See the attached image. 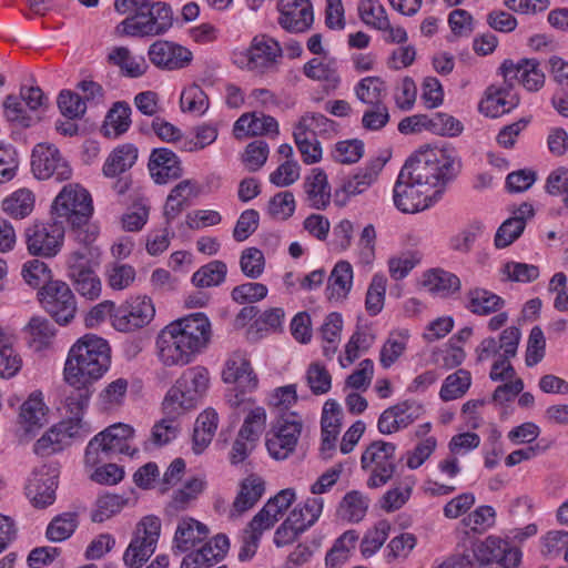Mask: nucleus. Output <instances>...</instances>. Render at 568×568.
Wrapping results in <instances>:
<instances>
[{"label":"nucleus","instance_id":"f257e3e1","mask_svg":"<svg viewBox=\"0 0 568 568\" xmlns=\"http://www.w3.org/2000/svg\"><path fill=\"white\" fill-rule=\"evenodd\" d=\"M211 335V323L204 313L174 320L156 335V358L166 368L186 366L207 347Z\"/></svg>","mask_w":568,"mask_h":568},{"label":"nucleus","instance_id":"f03ea898","mask_svg":"<svg viewBox=\"0 0 568 568\" xmlns=\"http://www.w3.org/2000/svg\"><path fill=\"white\" fill-rule=\"evenodd\" d=\"M111 363L110 346L105 339L87 334L70 348L65 365L64 381L81 389L100 379Z\"/></svg>","mask_w":568,"mask_h":568},{"label":"nucleus","instance_id":"7ed1b4c3","mask_svg":"<svg viewBox=\"0 0 568 568\" xmlns=\"http://www.w3.org/2000/svg\"><path fill=\"white\" fill-rule=\"evenodd\" d=\"M210 373L204 366L196 365L182 372L164 397L162 407L164 417L154 426H168L180 420L206 393Z\"/></svg>","mask_w":568,"mask_h":568},{"label":"nucleus","instance_id":"20e7f679","mask_svg":"<svg viewBox=\"0 0 568 568\" xmlns=\"http://www.w3.org/2000/svg\"><path fill=\"white\" fill-rule=\"evenodd\" d=\"M410 179L430 191L446 185L458 173L459 161L448 149L423 146L405 163Z\"/></svg>","mask_w":568,"mask_h":568},{"label":"nucleus","instance_id":"39448f33","mask_svg":"<svg viewBox=\"0 0 568 568\" xmlns=\"http://www.w3.org/2000/svg\"><path fill=\"white\" fill-rule=\"evenodd\" d=\"M521 332L517 326L506 327L498 338H484L475 349L477 362L495 359L489 377L494 382H507L518 378L510 359L517 355Z\"/></svg>","mask_w":568,"mask_h":568},{"label":"nucleus","instance_id":"423d86ee","mask_svg":"<svg viewBox=\"0 0 568 568\" xmlns=\"http://www.w3.org/2000/svg\"><path fill=\"white\" fill-rule=\"evenodd\" d=\"M53 211L59 217H65L75 229L77 240L89 245L98 234L95 227L88 225L93 212L90 193L79 184H68L57 195Z\"/></svg>","mask_w":568,"mask_h":568},{"label":"nucleus","instance_id":"0eeeda50","mask_svg":"<svg viewBox=\"0 0 568 568\" xmlns=\"http://www.w3.org/2000/svg\"><path fill=\"white\" fill-rule=\"evenodd\" d=\"M173 26V12L166 2L155 1L144 10L125 18L116 31L128 37H156L165 33Z\"/></svg>","mask_w":568,"mask_h":568},{"label":"nucleus","instance_id":"6e6552de","mask_svg":"<svg viewBox=\"0 0 568 568\" xmlns=\"http://www.w3.org/2000/svg\"><path fill=\"white\" fill-rule=\"evenodd\" d=\"M476 568H516L521 560V551L508 541L489 536L473 547Z\"/></svg>","mask_w":568,"mask_h":568},{"label":"nucleus","instance_id":"1a4fd4ad","mask_svg":"<svg viewBox=\"0 0 568 568\" xmlns=\"http://www.w3.org/2000/svg\"><path fill=\"white\" fill-rule=\"evenodd\" d=\"M160 531L159 518L146 516L142 519L136 535L123 554V562L128 568H141L149 560L155 551Z\"/></svg>","mask_w":568,"mask_h":568},{"label":"nucleus","instance_id":"9d476101","mask_svg":"<svg viewBox=\"0 0 568 568\" xmlns=\"http://www.w3.org/2000/svg\"><path fill=\"white\" fill-rule=\"evenodd\" d=\"M155 316L151 297L138 295L128 298L112 314V325L119 332H134L148 326Z\"/></svg>","mask_w":568,"mask_h":568},{"label":"nucleus","instance_id":"9b49d317","mask_svg":"<svg viewBox=\"0 0 568 568\" xmlns=\"http://www.w3.org/2000/svg\"><path fill=\"white\" fill-rule=\"evenodd\" d=\"M26 237L30 254L53 257L62 247L64 225L58 220L34 223L26 230Z\"/></svg>","mask_w":568,"mask_h":568},{"label":"nucleus","instance_id":"f8f14e48","mask_svg":"<svg viewBox=\"0 0 568 568\" xmlns=\"http://www.w3.org/2000/svg\"><path fill=\"white\" fill-rule=\"evenodd\" d=\"M133 433L134 428H104L89 442L84 454L85 465L93 467L101 463L100 453L133 456L138 450H130V446L126 444Z\"/></svg>","mask_w":568,"mask_h":568},{"label":"nucleus","instance_id":"ddd939ff","mask_svg":"<svg viewBox=\"0 0 568 568\" xmlns=\"http://www.w3.org/2000/svg\"><path fill=\"white\" fill-rule=\"evenodd\" d=\"M39 295L43 307L58 324L65 325L73 320L77 312L75 298L67 283L51 282Z\"/></svg>","mask_w":568,"mask_h":568},{"label":"nucleus","instance_id":"4468645a","mask_svg":"<svg viewBox=\"0 0 568 568\" xmlns=\"http://www.w3.org/2000/svg\"><path fill=\"white\" fill-rule=\"evenodd\" d=\"M410 173L404 168L400 170L394 186V204L403 213H417L433 204V194L428 187L416 184Z\"/></svg>","mask_w":568,"mask_h":568},{"label":"nucleus","instance_id":"2eb2a0df","mask_svg":"<svg viewBox=\"0 0 568 568\" xmlns=\"http://www.w3.org/2000/svg\"><path fill=\"white\" fill-rule=\"evenodd\" d=\"M31 158L32 172L40 180L54 178L57 181H64L72 175L68 161L53 144H37Z\"/></svg>","mask_w":568,"mask_h":568},{"label":"nucleus","instance_id":"dca6fc26","mask_svg":"<svg viewBox=\"0 0 568 568\" xmlns=\"http://www.w3.org/2000/svg\"><path fill=\"white\" fill-rule=\"evenodd\" d=\"M68 275L74 290L87 300H97L101 294V281L91 266L88 252L74 251L68 258Z\"/></svg>","mask_w":568,"mask_h":568},{"label":"nucleus","instance_id":"f3484780","mask_svg":"<svg viewBox=\"0 0 568 568\" xmlns=\"http://www.w3.org/2000/svg\"><path fill=\"white\" fill-rule=\"evenodd\" d=\"M296 402L295 385H286L274 389L270 397L271 414L274 416L272 426H303V424L310 423L307 417L291 410Z\"/></svg>","mask_w":568,"mask_h":568},{"label":"nucleus","instance_id":"a211bd4d","mask_svg":"<svg viewBox=\"0 0 568 568\" xmlns=\"http://www.w3.org/2000/svg\"><path fill=\"white\" fill-rule=\"evenodd\" d=\"M149 59L158 68L166 71L181 70L189 67L193 60V53L186 47L179 43L158 40L149 47Z\"/></svg>","mask_w":568,"mask_h":568},{"label":"nucleus","instance_id":"6ab92c4d","mask_svg":"<svg viewBox=\"0 0 568 568\" xmlns=\"http://www.w3.org/2000/svg\"><path fill=\"white\" fill-rule=\"evenodd\" d=\"M505 82L513 87L518 81L528 91H538L545 83V74L536 59L505 60L500 65Z\"/></svg>","mask_w":568,"mask_h":568},{"label":"nucleus","instance_id":"aec40b11","mask_svg":"<svg viewBox=\"0 0 568 568\" xmlns=\"http://www.w3.org/2000/svg\"><path fill=\"white\" fill-rule=\"evenodd\" d=\"M277 8L278 23L290 32H304L313 24L314 13L310 0H280Z\"/></svg>","mask_w":568,"mask_h":568},{"label":"nucleus","instance_id":"412c9836","mask_svg":"<svg viewBox=\"0 0 568 568\" xmlns=\"http://www.w3.org/2000/svg\"><path fill=\"white\" fill-rule=\"evenodd\" d=\"M58 487L57 470L43 465L36 469L27 486L28 496L33 505L39 508H45L55 500V489Z\"/></svg>","mask_w":568,"mask_h":568},{"label":"nucleus","instance_id":"4be33fe9","mask_svg":"<svg viewBox=\"0 0 568 568\" xmlns=\"http://www.w3.org/2000/svg\"><path fill=\"white\" fill-rule=\"evenodd\" d=\"M281 48L273 39L256 37L241 55L240 63L251 71H263L280 55Z\"/></svg>","mask_w":568,"mask_h":568},{"label":"nucleus","instance_id":"5701e85b","mask_svg":"<svg viewBox=\"0 0 568 568\" xmlns=\"http://www.w3.org/2000/svg\"><path fill=\"white\" fill-rule=\"evenodd\" d=\"M149 170L158 184H166L182 175L179 158L174 152L165 148L152 151L149 160Z\"/></svg>","mask_w":568,"mask_h":568},{"label":"nucleus","instance_id":"b1692460","mask_svg":"<svg viewBox=\"0 0 568 568\" xmlns=\"http://www.w3.org/2000/svg\"><path fill=\"white\" fill-rule=\"evenodd\" d=\"M379 169L367 165L359 169L354 175L346 179L341 187L334 192V201L338 206H344L351 196L366 192L376 181Z\"/></svg>","mask_w":568,"mask_h":568},{"label":"nucleus","instance_id":"393cba45","mask_svg":"<svg viewBox=\"0 0 568 568\" xmlns=\"http://www.w3.org/2000/svg\"><path fill=\"white\" fill-rule=\"evenodd\" d=\"M304 192L310 206L315 210H325L332 197V190L324 170L312 169L304 180Z\"/></svg>","mask_w":568,"mask_h":568},{"label":"nucleus","instance_id":"a878e982","mask_svg":"<svg viewBox=\"0 0 568 568\" xmlns=\"http://www.w3.org/2000/svg\"><path fill=\"white\" fill-rule=\"evenodd\" d=\"M519 103L518 97L511 91V87L490 85L486 91V98L480 102V111L486 115L496 118L507 113Z\"/></svg>","mask_w":568,"mask_h":568},{"label":"nucleus","instance_id":"bb28decb","mask_svg":"<svg viewBox=\"0 0 568 568\" xmlns=\"http://www.w3.org/2000/svg\"><path fill=\"white\" fill-rule=\"evenodd\" d=\"M234 134L240 138L243 135H267V134H278V123L277 121L271 116L265 115L263 113L257 114L245 113L241 115L234 124Z\"/></svg>","mask_w":568,"mask_h":568},{"label":"nucleus","instance_id":"cd10ccee","mask_svg":"<svg viewBox=\"0 0 568 568\" xmlns=\"http://www.w3.org/2000/svg\"><path fill=\"white\" fill-rule=\"evenodd\" d=\"M222 376L225 383L237 384L243 389L251 390L257 385L251 363L240 354H235L227 359Z\"/></svg>","mask_w":568,"mask_h":568},{"label":"nucleus","instance_id":"c85d7f7f","mask_svg":"<svg viewBox=\"0 0 568 568\" xmlns=\"http://www.w3.org/2000/svg\"><path fill=\"white\" fill-rule=\"evenodd\" d=\"M424 407L416 402H403L386 409L378 419V426H408L419 422Z\"/></svg>","mask_w":568,"mask_h":568},{"label":"nucleus","instance_id":"c756f323","mask_svg":"<svg viewBox=\"0 0 568 568\" xmlns=\"http://www.w3.org/2000/svg\"><path fill=\"white\" fill-rule=\"evenodd\" d=\"M303 71L308 79L324 82L326 89H336L341 81L337 61L334 58H314L304 64Z\"/></svg>","mask_w":568,"mask_h":568},{"label":"nucleus","instance_id":"7c9ffc66","mask_svg":"<svg viewBox=\"0 0 568 568\" xmlns=\"http://www.w3.org/2000/svg\"><path fill=\"white\" fill-rule=\"evenodd\" d=\"M301 428H275L266 436V448L277 460L285 459L295 449Z\"/></svg>","mask_w":568,"mask_h":568},{"label":"nucleus","instance_id":"2f4dec72","mask_svg":"<svg viewBox=\"0 0 568 568\" xmlns=\"http://www.w3.org/2000/svg\"><path fill=\"white\" fill-rule=\"evenodd\" d=\"M264 490V481L260 477L255 475L246 477L241 483L240 491L233 501L231 517L240 516L251 509L263 496Z\"/></svg>","mask_w":568,"mask_h":568},{"label":"nucleus","instance_id":"473e14b6","mask_svg":"<svg viewBox=\"0 0 568 568\" xmlns=\"http://www.w3.org/2000/svg\"><path fill=\"white\" fill-rule=\"evenodd\" d=\"M358 534L354 529L346 530L335 539L325 556L326 568H342L351 558L358 541Z\"/></svg>","mask_w":568,"mask_h":568},{"label":"nucleus","instance_id":"72a5a7b5","mask_svg":"<svg viewBox=\"0 0 568 568\" xmlns=\"http://www.w3.org/2000/svg\"><path fill=\"white\" fill-rule=\"evenodd\" d=\"M466 300V308L480 316L496 313L505 305V301L499 295L481 287L469 290Z\"/></svg>","mask_w":568,"mask_h":568},{"label":"nucleus","instance_id":"f704fd0d","mask_svg":"<svg viewBox=\"0 0 568 568\" xmlns=\"http://www.w3.org/2000/svg\"><path fill=\"white\" fill-rule=\"evenodd\" d=\"M19 419L21 424L27 426H44L50 422L49 407L44 403L42 392H32L22 403Z\"/></svg>","mask_w":568,"mask_h":568},{"label":"nucleus","instance_id":"c9c22d12","mask_svg":"<svg viewBox=\"0 0 568 568\" xmlns=\"http://www.w3.org/2000/svg\"><path fill=\"white\" fill-rule=\"evenodd\" d=\"M138 159V150L132 144L115 148L106 158L102 172L106 178H116L130 170Z\"/></svg>","mask_w":568,"mask_h":568},{"label":"nucleus","instance_id":"e433bc0d","mask_svg":"<svg viewBox=\"0 0 568 568\" xmlns=\"http://www.w3.org/2000/svg\"><path fill=\"white\" fill-rule=\"evenodd\" d=\"M353 284V268L346 261H339L333 268L326 288L329 300H343L347 296Z\"/></svg>","mask_w":568,"mask_h":568},{"label":"nucleus","instance_id":"4c0bfd02","mask_svg":"<svg viewBox=\"0 0 568 568\" xmlns=\"http://www.w3.org/2000/svg\"><path fill=\"white\" fill-rule=\"evenodd\" d=\"M73 428H49L34 444L33 450L37 455L48 456L62 450L70 445L75 436Z\"/></svg>","mask_w":568,"mask_h":568},{"label":"nucleus","instance_id":"58836bf2","mask_svg":"<svg viewBox=\"0 0 568 568\" xmlns=\"http://www.w3.org/2000/svg\"><path fill=\"white\" fill-rule=\"evenodd\" d=\"M260 437L258 428H240L229 454L230 463L232 465L244 463L256 448Z\"/></svg>","mask_w":568,"mask_h":568},{"label":"nucleus","instance_id":"ea45409f","mask_svg":"<svg viewBox=\"0 0 568 568\" xmlns=\"http://www.w3.org/2000/svg\"><path fill=\"white\" fill-rule=\"evenodd\" d=\"M131 108L125 102H115L106 113L102 133L108 138H118L128 131L131 124Z\"/></svg>","mask_w":568,"mask_h":568},{"label":"nucleus","instance_id":"a19ab883","mask_svg":"<svg viewBox=\"0 0 568 568\" xmlns=\"http://www.w3.org/2000/svg\"><path fill=\"white\" fill-rule=\"evenodd\" d=\"M21 366L22 359L12 346V337L0 327V377L16 376Z\"/></svg>","mask_w":568,"mask_h":568},{"label":"nucleus","instance_id":"79ce46f5","mask_svg":"<svg viewBox=\"0 0 568 568\" xmlns=\"http://www.w3.org/2000/svg\"><path fill=\"white\" fill-rule=\"evenodd\" d=\"M423 286L432 293L449 294L460 288V281L450 272L434 268L424 274Z\"/></svg>","mask_w":568,"mask_h":568},{"label":"nucleus","instance_id":"37998d69","mask_svg":"<svg viewBox=\"0 0 568 568\" xmlns=\"http://www.w3.org/2000/svg\"><path fill=\"white\" fill-rule=\"evenodd\" d=\"M395 445L384 440L373 442L361 458L363 469H371L374 466H382L383 464H396L395 462Z\"/></svg>","mask_w":568,"mask_h":568},{"label":"nucleus","instance_id":"c03bdc74","mask_svg":"<svg viewBox=\"0 0 568 568\" xmlns=\"http://www.w3.org/2000/svg\"><path fill=\"white\" fill-rule=\"evenodd\" d=\"M79 520L77 513H63L57 515L49 523L45 537L51 542H61L69 539L78 528Z\"/></svg>","mask_w":568,"mask_h":568},{"label":"nucleus","instance_id":"a18cd8bd","mask_svg":"<svg viewBox=\"0 0 568 568\" xmlns=\"http://www.w3.org/2000/svg\"><path fill=\"white\" fill-rule=\"evenodd\" d=\"M34 207V195L28 189H19L2 201V210L13 219H24Z\"/></svg>","mask_w":568,"mask_h":568},{"label":"nucleus","instance_id":"49530a36","mask_svg":"<svg viewBox=\"0 0 568 568\" xmlns=\"http://www.w3.org/2000/svg\"><path fill=\"white\" fill-rule=\"evenodd\" d=\"M369 499L358 490L348 491L339 504L342 517L349 523H359L366 516Z\"/></svg>","mask_w":568,"mask_h":568},{"label":"nucleus","instance_id":"de8ad7c7","mask_svg":"<svg viewBox=\"0 0 568 568\" xmlns=\"http://www.w3.org/2000/svg\"><path fill=\"white\" fill-rule=\"evenodd\" d=\"M471 385L470 372L459 368L448 375L440 388L439 396L443 400H454L463 397Z\"/></svg>","mask_w":568,"mask_h":568},{"label":"nucleus","instance_id":"09e8293b","mask_svg":"<svg viewBox=\"0 0 568 568\" xmlns=\"http://www.w3.org/2000/svg\"><path fill=\"white\" fill-rule=\"evenodd\" d=\"M355 94L361 102L371 106L384 104L385 82L378 77L364 78L355 87Z\"/></svg>","mask_w":568,"mask_h":568},{"label":"nucleus","instance_id":"8fccbe9b","mask_svg":"<svg viewBox=\"0 0 568 568\" xmlns=\"http://www.w3.org/2000/svg\"><path fill=\"white\" fill-rule=\"evenodd\" d=\"M109 61L119 65L126 75L138 78L146 69L143 57H133L125 47H116L109 53Z\"/></svg>","mask_w":568,"mask_h":568},{"label":"nucleus","instance_id":"3c124183","mask_svg":"<svg viewBox=\"0 0 568 568\" xmlns=\"http://www.w3.org/2000/svg\"><path fill=\"white\" fill-rule=\"evenodd\" d=\"M390 528L389 521L383 519L365 532L361 541V552L365 558L372 557L382 548L389 536Z\"/></svg>","mask_w":568,"mask_h":568},{"label":"nucleus","instance_id":"603ef678","mask_svg":"<svg viewBox=\"0 0 568 568\" xmlns=\"http://www.w3.org/2000/svg\"><path fill=\"white\" fill-rule=\"evenodd\" d=\"M87 406L88 396L80 393L68 396L62 406L59 407L62 418L59 425L78 426L83 419Z\"/></svg>","mask_w":568,"mask_h":568},{"label":"nucleus","instance_id":"864d4df0","mask_svg":"<svg viewBox=\"0 0 568 568\" xmlns=\"http://www.w3.org/2000/svg\"><path fill=\"white\" fill-rule=\"evenodd\" d=\"M408 336L407 331L389 334L379 353V362L384 368H389L403 355Z\"/></svg>","mask_w":568,"mask_h":568},{"label":"nucleus","instance_id":"5fc2aeb1","mask_svg":"<svg viewBox=\"0 0 568 568\" xmlns=\"http://www.w3.org/2000/svg\"><path fill=\"white\" fill-rule=\"evenodd\" d=\"M226 264L222 261H212L199 268L192 276V283L196 287L217 286L226 276Z\"/></svg>","mask_w":568,"mask_h":568},{"label":"nucleus","instance_id":"6e6d98bb","mask_svg":"<svg viewBox=\"0 0 568 568\" xmlns=\"http://www.w3.org/2000/svg\"><path fill=\"white\" fill-rule=\"evenodd\" d=\"M180 102L184 112L195 115H203L210 105L206 93L196 83L190 84L182 91Z\"/></svg>","mask_w":568,"mask_h":568},{"label":"nucleus","instance_id":"4d7b16f0","mask_svg":"<svg viewBox=\"0 0 568 568\" xmlns=\"http://www.w3.org/2000/svg\"><path fill=\"white\" fill-rule=\"evenodd\" d=\"M362 21L374 29H386L388 16L385 8L377 0H362L358 4Z\"/></svg>","mask_w":568,"mask_h":568},{"label":"nucleus","instance_id":"13d9d810","mask_svg":"<svg viewBox=\"0 0 568 568\" xmlns=\"http://www.w3.org/2000/svg\"><path fill=\"white\" fill-rule=\"evenodd\" d=\"M106 283L112 290L122 291L130 287L136 277L133 266L119 262L111 263L105 271Z\"/></svg>","mask_w":568,"mask_h":568},{"label":"nucleus","instance_id":"bf43d9fd","mask_svg":"<svg viewBox=\"0 0 568 568\" xmlns=\"http://www.w3.org/2000/svg\"><path fill=\"white\" fill-rule=\"evenodd\" d=\"M26 331L37 349L48 346L55 335V329L50 321L39 316H34L29 321Z\"/></svg>","mask_w":568,"mask_h":568},{"label":"nucleus","instance_id":"052dcab7","mask_svg":"<svg viewBox=\"0 0 568 568\" xmlns=\"http://www.w3.org/2000/svg\"><path fill=\"white\" fill-rule=\"evenodd\" d=\"M205 486L206 481L203 478L194 477L189 479L183 488L174 493L169 508L175 511L185 509L190 501L204 490Z\"/></svg>","mask_w":568,"mask_h":568},{"label":"nucleus","instance_id":"680f3d73","mask_svg":"<svg viewBox=\"0 0 568 568\" xmlns=\"http://www.w3.org/2000/svg\"><path fill=\"white\" fill-rule=\"evenodd\" d=\"M293 135L304 163L314 164L321 161L322 148L313 134L294 129Z\"/></svg>","mask_w":568,"mask_h":568},{"label":"nucleus","instance_id":"e2e57ef3","mask_svg":"<svg viewBox=\"0 0 568 568\" xmlns=\"http://www.w3.org/2000/svg\"><path fill=\"white\" fill-rule=\"evenodd\" d=\"M323 510V499L320 497L308 498L303 506L295 507L290 514H295L298 518L295 524L300 531H305L314 525L320 518Z\"/></svg>","mask_w":568,"mask_h":568},{"label":"nucleus","instance_id":"0e129e2a","mask_svg":"<svg viewBox=\"0 0 568 568\" xmlns=\"http://www.w3.org/2000/svg\"><path fill=\"white\" fill-rule=\"evenodd\" d=\"M51 270L48 265L39 260H32L27 262L22 267V277L30 286L41 290L53 282L51 280Z\"/></svg>","mask_w":568,"mask_h":568},{"label":"nucleus","instance_id":"69168bd1","mask_svg":"<svg viewBox=\"0 0 568 568\" xmlns=\"http://www.w3.org/2000/svg\"><path fill=\"white\" fill-rule=\"evenodd\" d=\"M231 405L234 406L235 413L239 416H244L243 426L264 425L266 423L267 415L265 408L256 406L251 399H240L236 396Z\"/></svg>","mask_w":568,"mask_h":568},{"label":"nucleus","instance_id":"338daca9","mask_svg":"<svg viewBox=\"0 0 568 568\" xmlns=\"http://www.w3.org/2000/svg\"><path fill=\"white\" fill-rule=\"evenodd\" d=\"M240 266L245 276L258 278L265 268V256L260 248L247 247L241 254Z\"/></svg>","mask_w":568,"mask_h":568},{"label":"nucleus","instance_id":"774afa93","mask_svg":"<svg viewBox=\"0 0 568 568\" xmlns=\"http://www.w3.org/2000/svg\"><path fill=\"white\" fill-rule=\"evenodd\" d=\"M306 382L313 394L322 395L331 389L332 376L324 365L315 362L307 367Z\"/></svg>","mask_w":568,"mask_h":568}]
</instances>
